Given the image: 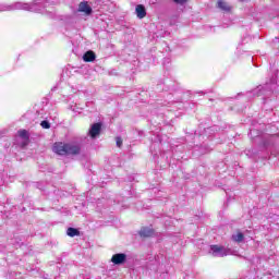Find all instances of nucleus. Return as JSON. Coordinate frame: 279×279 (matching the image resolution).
Here are the masks:
<instances>
[{
    "label": "nucleus",
    "mask_w": 279,
    "mask_h": 279,
    "mask_svg": "<svg viewBox=\"0 0 279 279\" xmlns=\"http://www.w3.org/2000/svg\"><path fill=\"white\" fill-rule=\"evenodd\" d=\"M52 151L59 156H80L82 153V144L77 142L56 143L53 145Z\"/></svg>",
    "instance_id": "f257e3e1"
},
{
    "label": "nucleus",
    "mask_w": 279,
    "mask_h": 279,
    "mask_svg": "<svg viewBox=\"0 0 279 279\" xmlns=\"http://www.w3.org/2000/svg\"><path fill=\"white\" fill-rule=\"evenodd\" d=\"M14 10H27L28 12H38L36 3L15 2L12 4H0V12H14Z\"/></svg>",
    "instance_id": "f03ea898"
},
{
    "label": "nucleus",
    "mask_w": 279,
    "mask_h": 279,
    "mask_svg": "<svg viewBox=\"0 0 279 279\" xmlns=\"http://www.w3.org/2000/svg\"><path fill=\"white\" fill-rule=\"evenodd\" d=\"M209 254L216 258H223V256L230 255V248L221 245H210Z\"/></svg>",
    "instance_id": "7ed1b4c3"
},
{
    "label": "nucleus",
    "mask_w": 279,
    "mask_h": 279,
    "mask_svg": "<svg viewBox=\"0 0 279 279\" xmlns=\"http://www.w3.org/2000/svg\"><path fill=\"white\" fill-rule=\"evenodd\" d=\"M125 260H128V255H125V253H117L111 258V263H113V265H123Z\"/></svg>",
    "instance_id": "20e7f679"
},
{
    "label": "nucleus",
    "mask_w": 279,
    "mask_h": 279,
    "mask_svg": "<svg viewBox=\"0 0 279 279\" xmlns=\"http://www.w3.org/2000/svg\"><path fill=\"white\" fill-rule=\"evenodd\" d=\"M101 132V123H94L89 130V135L92 138H96L99 136V133Z\"/></svg>",
    "instance_id": "39448f33"
},
{
    "label": "nucleus",
    "mask_w": 279,
    "mask_h": 279,
    "mask_svg": "<svg viewBox=\"0 0 279 279\" xmlns=\"http://www.w3.org/2000/svg\"><path fill=\"white\" fill-rule=\"evenodd\" d=\"M78 12H84L87 16L93 14V8L88 5V2H81L78 4Z\"/></svg>",
    "instance_id": "423d86ee"
},
{
    "label": "nucleus",
    "mask_w": 279,
    "mask_h": 279,
    "mask_svg": "<svg viewBox=\"0 0 279 279\" xmlns=\"http://www.w3.org/2000/svg\"><path fill=\"white\" fill-rule=\"evenodd\" d=\"M135 14L137 19H145V16H147V11L143 4H137L135 8Z\"/></svg>",
    "instance_id": "0eeeda50"
},
{
    "label": "nucleus",
    "mask_w": 279,
    "mask_h": 279,
    "mask_svg": "<svg viewBox=\"0 0 279 279\" xmlns=\"http://www.w3.org/2000/svg\"><path fill=\"white\" fill-rule=\"evenodd\" d=\"M95 58H97V56L93 52V50L85 52L83 56L84 62H95Z\"/></svg>",
    "instance_id": "6e6552de"
},
{
    "label": "nucleus",
    "mask_w": 279,
    "mask_h": 279,
    "mask_svg": "<svg viewBox=\"0 0 279 279\" xmlns=\"http://www.w3.org/2000/svg\"><path fill=\"white\" fill-rule=\"evenodd\" d=\"M154 235V230L147 227H144L140 230V236H153Z\"/></svg>",
    "instance_id": "1a4fd4ad"
},
{
    "label": "nucleus",
    "mask_w": 279,
    "mask_h": 279,
    "mask_svg": "<svg viewBox=\"0 0 279 279\" xmlns=\"http://www.w3.org/2000/svg\"><path fill=\"white\" fill-rule=\"evenodd\" d=\"M218 8L223 12H230L231 10L230 4L223 0H218Z\"/></svg>",
    "instance_id": "9d476101"
},
{
    "label": "nucleus",
    "mask_w": 279,
    "mask_h": 279,
    "mask_svg": "<svg viewBox=\"0 0 279 279\" xmlns=\"http://www.w3.org/2000/svg\"><path fill=\"white\" fill-rule=\"evenodd\" d=\"M66 234L68 236H80V230L75 229V228H68V231H66Z\"/></svg>",
    "instance_id": "9b49d317"
},
{
    "label": "nucleus",
    "mask_w": 279,
    "mask_h": 279,
    "mask_svg": "<svg viewBox=\"0 0 279 279\" xmlns=\"http://www.w3.org/2000/svg\"><path fill=\"white\" fill-rule=\"evenodd\" d=\"M17 134L20 138H23V141H29V133L27 132V130H20Z\"/></svg>",
    "instance_id": "f8f14e48"
},
{
    "label": "nucleus",
    "mask_w": 279,
    "mask_h": 279,
    "mask_svg": "<svg viewBox=\"0 0 279 279\" xmlns=\"http://www.w3.org/2000/svg\"><path fill=\"white\" fill-rule=\"evenodd\" d=\"M243 239H245L243 233H238L232 235V240L235 241V243H242Z\"/></svg>",
    "instance_id": "ddd939ff"
},
{
    "label": "nucleus",
    "mask_w": 279,
    "mask_h": 279,
    "mask_svg": "<svg viewBox=\"0 0 279 279\" xmlns=\"http://www.w3.org/2000/svg\"><path fill=\"white\" fill-rule=\"evenodd\" d=\"M40 125L44 130H49V128H51V124L47 120L41 121Z\"/></svg>",
    "instance_id": "4468645a"
},
{
    "label": "nucleus",
    "mask_w": 279,
    "mask_h": 279,
    "mask_svg": "<svg viewBox=\"0 0 279 279\" xmlns=\"http://www.w3.org/2000/svg\"><path fill=\"white\" fill-rule=\"evenodd\" d=\"M116 144H117V147H121V145H123V140L121 137H117Z\"/></svg>",
    "instance_id": "2eb2a0df"
},
{
    "label": "nucleus",
    "mask_w": 279,
    "mask_h": 279,
    "mask_svg": "<svg viewBox=\"0 0 279 279\" xmlns=\"http://www.w3.org/2000/svg\"><path fill=\"white\" fill-rule=\"evenodd\" d=\"M174 3H179L180 5L186 3L189 0H173Z\"/></svg>",
    "instance_id": "dca6fc26"
},
{
    "label": "nucleus",
    "mask_w": 279,
    "mask_h": 279,
    "mask_svg": "<svg viewBox=\"0 0 279 279\" xmlns=\"http://www.w3.org/2000/svg\"><path fill=\"white\" fill-rule=\"evenodd\" d=\"M259 95H265V89L259 88Z\"/></svg>",
    "instance_id": "f3484780"
},
{
    "label": "nucleus",
    "mask_w": 279,
    "mask_h": 279,
    "mask_svg": "<svg viewBox=\"0 0 279 279\" xmlns=\"http://www.w3.org/2000/svg\"><path fill=\"white\" fill-rule=\"evenodd\" d=\"M266 88H271V85H268V84H267V85H266Z\"/></svg>",
    "instance_id": "a211bd4d"
},
{
    "label": "nucleus",
    "mask_w": 279,
    "mask_h": 279,
    "mask_svg": "<svg viewBox=\"0 0 279 279\" xmlns=\"http://www.w3.org/2000/svg\"><path fill=\"white\" fill-rule=\"evenodd\" d=\"M240 1H245V0H240Z\"/></svg>",
    "instance_id": "6ab92c4d"
}]
</instances>
